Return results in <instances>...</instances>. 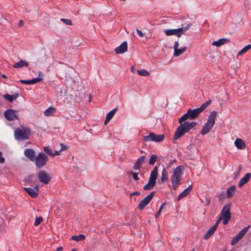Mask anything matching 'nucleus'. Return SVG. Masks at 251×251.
Here are the masks:
<instances>
[{
    "mask_svg": "<svg viewBox=\"0 0 251 251\" xmlns=\"http://www.w3.org/2000/svg\"><path fill=\"white\" fill-rule=\"evenodd\" d=\"M211 103V100H209L203 103L199 108L194 109H189L187 112L181 117L178 120V123L180 125L177 128L174 135V140H177L183 136L185 133L195 127L197 123L196 122L191 123L186 122L188 119H195L198 115L201 113Z\"/></svg>",
    "mask_w": 251,
    "mask_h": 251,
    "instance_id": "obj_1",
    "label": "nucleus"
},
{
    "mask_svg": "<svg viewBox=\"0 0 251 251\" xmlns=\"http://www.w3.org/2000/svg\"><path fill=\"white\" fill-rule=\"evenodd\" d=\"M217 115V112L215 111H213L210 113L206 123L202 126L201 130V133L202 135L206 134L212 128L215 124Z\"/></svg>",
    "mask_w": 251,
    "mask_h": 251,
    "instance_id": "obj_2",
    "label": "nucleus"
},
{
    "mask_svg": "<svg viewBox=\"0 0 251 251\" xmlns=\"http://www.w3.org/2000/svg\"><path fill=\"white\" fill-rule=\"evenodd\" d=\"M183 173V167L182 166H178L174 170L171 178L174 190L176 189L180 184Z\"/></svg>",
    "mask_w": 251,
    "mask_h": 251,
    "instance_id": "obj_3",
    "label": "nucleus"
},
{
    "mask_svg": "<svg viewBox=\"0 0 251 251\" xmlns=\"http://www.w3.org/2000/svg\"><path fill=\"white\" fill-rule=\"evenodd\" d=\"M30 129L27 127L21 126L17 128L14 131V136L17 140H25L30 134Z\"/></svg>",
    "mask_w": 251,
    "mask_h": 251,
    "instance_id": "obj_4",
    "label": "nucleus"
},
{
    "mask_svg": "<svg viewBox=\"0 0 251 251\" xmlns=\"http://www.w3.org/2000/svg\"><path fill=\"white\" fill-rule=\"evenodd\" d=\"M158 167L155 166L151 172L148 183L143 187L145 190H151L155 185L158 176Z\"/></svg>",
    "mask_w": 251,
    "mask_h": 251,
    "instance_id": "obj_5",
    "label": "nucleus"
},
{
    "mask_svg": "<svg viewBox=\"0 0 251 251\" xmlns=\"http://www.w3.org/2000/svg\"><path fill=\"white\" fill-rule=\"evenodd\" d=\"M48 160V156L44 152H40L35 158V164L37 167L42 168Z\"/></svg>",
    "mask_w": 251,
    "mask_h": 251,
    "instance_id": "obj_6",
    "label": "nucleus"
},
{
    "mask_svg": "<svg viewBox=\"0 0 251 251\" xmlns=\"http://www.w3.org/2000/svg\"><path fill=\"white\" fill-rule=\"evenodd\" d=\"M230 210V205L228 204L224 206L221 211L220 217L223 219L224 225H226L231 218Z\"/></svg>",
    "mask_w": 251,
    "mask_h": 251,
    "instance_id": "obj_7",
    "label": "nucleus"
},
{
    "mask_svg": "<svg viewBox=\"0 0 251 251\" xmlns=\"http://www.w3.org/2000/svg\"><path fill=\"white\" fill-rule=\"evenodd\" d=\"M38 177L39 181L45 184H48L51 179L50 174L45 171H40L38 174Z\"/></svg>",
    "mask_w": 251,
    "mask_h": 251,
    "instance_id": "obj_8",
    "label": "nucleus"
},
{
    "mask_svg": "<svg viewBox=\"0 0 251 251\" xmlns=\"http://www.w3.org/2000/svg\"><path fill=\"white\" fill-rule=\"evenodd\" d=\"M155 194V192L153 191L143 199L138 205V208L142 210L150 203Z\"/></svg>",
    "mask_w": 251,
    "mask_h": 251,
    "instance_id": "obj_9",
    "label": "nucleus"
},
{
    "mask_svg": "<svg viewBox=\"0 0 251 251\" xmlns=\"http://www.w3.org/2000/svg\"><path fill=\"white\" fill-rule=\"evenodd\" d=\"M250 227V226H248L243 228L231 240V244L235 245L247 232Z\"/></svg>",
    "mask_w": 251,
    "mask_h": 251,
    "instance_id": "obj_10",
    "label": "nucleus"
},
{
    "mask_svg": "<svg viewBox=\"0 0 251 251\" xmlns=\"http://www.w3.org/2000/svg\"><path fill=\"white\" fill-rule=\"evenodd\" d=\"M27 193L32 198H35L37 197L39 192V186L37 185L33 188H24Z\"/></svg>",
    "mask_w": 251,
    "mask_h": 251,
    "instance_id": "obj_11",
    "label": "nucleus"
},
{
    "mask_svg": "<svg viewBox=\"0 0 251 251\" xmlns=\"http://www.w3.org/2000/svg\"><path fill=\"white\" fill-rule=\"evenodd\" d=\"M178 46L179 44L178 41H176L174 46V55L175 56H179L186 50L187 48L186 47H183L178 49Z\"/></svg>",
    "mask_w": 251,
    "mask_h": 251,
    "instance_id": "obj_12",
    "label": "nucleus"
},
{
    "mask_svg": "<svg viewBox=\"0 0 251 251\" xmlns=\"http://www.w3.org/2000/svg\"><path fill=\"white\" fill-rule=\"evenodd\" d=\"M5 118L9 121H14L17 118L16 112L12 109H9L4 112Z\"/></svg>",
    "mask_w": 251,
    "mask_h": 251,
    "instance_id": "obj_13",
    "label": "nucleus"
},
{
    "mask_svg": "<svg viewBox=\"0 0 251 251\" xmlns=\"http://www.w3.org/2000/svg\"><path fill=\"white\" fill-rule=\"evenodd\" d=\"M127 50V43L126 41L123 42L120 46L115 49V51L117 54H122Z\"/></svg>",
    "mask_w": 251,
    "mask_h": 251,
    "instance_id": "obj_14",
    "label": "nucleus"
},
{
    "mask_svg": "<svg viewBox=\"0 0 251 251\" xmlns=\"http://www.w3.org/2000/svg\"><path fill=\"white\" fill-rule=\"evenodd\" d=\"M146 160V157L145 156L143 155L138 158L137 161L135 162L134 165H133V169L134 170H137L140 169L142 164H143Z\"/></svg>",
    "mask_w": 251,
    "mask_h": 251,
    "instance_id": "obj_15",
    "label": "nucleus"
},
{
    "mask_svg": "<svg viewBox=\"0 0 251 251\" xmlns=\"http://www.w3.org/2000/svg\"><path fill=\"white\" fill-rule=\"evenodd\" d=\"M24 154L30 161H34L35 158V152L33 150L31 149H25L24 151Z\"/></svg>",
    "mask_w": 251,
    "mask_h": 251,
    "instance_id": "obj_16",
    "label": "nucleus"
},
{
    "mask_svg": "<svg viewBox=\"0 0 251 251\" xmlns=\"http://www.w3.org/2000/svg\"><path fill=\"white\" fill-rule=\"evenodd\" d=\"M181 30V29H180V28L169 29L165 30L164 32L167 36L176 35L178 37H180L181 36V33L180 32V30Z\"/></svg>",
    "mask_w": 251,
    "mask_h": 251,
    "instance_id": "obj_17",
    "label": "nucleus"
},
{
    "mask_svg": "<svg viewBox=\"0 0 251 251\" xmlns=\"http://www.w3.org/2000/svg\"><path fill=\"white\" fill-rule=\"evenodd\" d=\"M229 42V40L227 38H221L219 39L218 41H213L212 43V45L217 47H219Z\"/></svg>",
    "mask_w": 251,
    "mask_h": 251,
    "instance_id": "obj_18",
    "label": "nucleus"
},
{
    "mask_svg": "<svg viewBox=\"0 0 251 251\" xmlns=\"http://www.w3.org/2000/svg\"><path fill=\"white\" fill-rule=\"evenodd\" d=\"M251 175L250 173H248L246 174L244 176H243L239 181V183H238L239 187H241L242 186H243L244 184L247 183L249 181V180L251 177Z\"/></svg>",
    "mask_w": 251,
    "mask_h": 251,
    "instance_id": "obj_19",
    "label": "nucleus"
},
{
    "mask_svg": "<svg viewBox=\"0 0 251 251\" xmlns=\"http://www.w3.org/2000/svg\"><path fill=\"white\" fill-rule=\"evenodd\" d=\"M234 145L238 149L243 150L246 148V144L241 139H236L234 142Z\"/></svg>",
    "mask_w": 251,
    "mask_h": 251,
    "instance_id": "obj_20",
    "label": "nucleus"
},
{
    "mask_svg": "<svg viewBox=\"0 0 251 251\" xmlns=\"http://www.w3.org/2000/svg\"><path fill=\"white\" fill-rule=\"evenodd\" d=\"M191 190L192 185H190L178 195L177 198V200L179 201L184 197L187 196L190 193Z\"/></svg>",
    "mask_w": 251,
    "mask_h": 251,
    "instance_id": "obj_21",
    "label": "nucleus"
},
{
    "mask_svg": "<svg viewBox=\"0 0 251 251\" xmlns=\"http://www.w3.org/2000/svg\"><path fill=\"white\" fill-rule=\"evenodd\" d=\"M236 190V187L234 185L230 186L227 189L226 191V197L227 198H232L235 194Z\"/></svg>",
    "mask_w": 251,
    "mask_h": 251,
    "instance_id": "obj_22",
    "label": "nucleus"
},
{
    "mask_svg": "<svg viewBox=\"0 0 251 251\" xmlns=\"http://www.w3.org/2000/svg\"><path fill=\"white\" fill-rule=\"evenodd\" d=\"M28 63L25 61L21 60L20 61L15 63L13 67L15 68H21L24 66L27 67L28 66Z\"/></svg>",
    "mask_w": 251,
    "mask_h": 251,
    "instance_id": "obj_23",
    "label": "nucleus"
},
{
    "mask_svg": "<svg viewBox=\"0 0 251 251\" xmlns=\"http://www.w3.org/2000/svg\"><path fill=\"white\" fill-rule=\"evenodd\" d=\"M152 138V141L155 142H160L163 141L165 138V135L164 134H156L153 133Z\"/></svg>",
    "mask_w": 251,
    "mask_h": 251,
    "instance_id": "obj_24",
    "label": "nucleus"
},
{
    "mask_svg": "<svg viewBox=\"0 0 251 251\" xmlns=\"http://www.w3.org/2000/svg\"><path fill=\"white\" fill-rule=\"evenodd\" d=\"M216 229L215 226H212L205 233L203 238L204 239H209L214 234Z\"/></svg>",
    "mask_w": 251,
    "mask_h": 251,
    "instance_id": "obj_25",
    "label": "nucleus"
},
{
    "mask_svg": "<svg viewBox=\"0 0 251 251\" xmlns=\"http://www.w3.org/2000/svg\"><path fill=\"white\" fill-rule=\"evenodd\" d=\"M168 180V173L167 171L164 168L161 172V176L160 180L162 182H164Z\"/></svg>",
    "mask_w": 251,
    "mask_h": 251,
    "instance_id": "obj_26",
    "label": "nucleus"
},
{
    "mask_svg": "<svg viewBox=\"0 0 251 251\" xmlns=\"http://www.w3.org/2000/svg\"><path fill=\"white\" fill-rule=\"evenodd\" d=\"M19 96V95L18 94H16L13 96H11L9 94H5L4 95V98L9 101V102H12L14 99H16Z\"/></svg>",
    "mask_w": 251,
    "mask_h": 251,
    "instance_id": "obj_27",
    "label": "nucleus"
},
{
    "mask_svg": "<svg viewBox=\"0 0 251 251\" xmlns=\"http://www.w3.org/2000/svg\"><path fill=\"white\" fill-rule=\"evenodd\" d=\"M85 238V236L84 234H80L77 236H73L71 237V239L75 241L76 242L80 241L83 240Z\"/></svg>",
    "mask_w": 251,
    "mask_h": 251,
    "instance_id": "obj_28",
    "label": "nucleus"
},
{
    "mask_svg": "<svg viewBox=\"0 0 251 251\" xmlns=\"http://www.w3.org/2000/svg\"><path fill=\"white\" fill-rule=\"evenodd\" d=\"M55 111V109L52 107H50L46 109L44 112V114L47 116H51Z\"/></svg>",
    "mask_w": 251,
    "mask_h": 251,
    "instance_id": "obj_29",
    "label": "nucleus"
},
{
    "mask_svg": "<svg viewBox=\"0 0 251 251\" xmlns=\"http://www.w3.org/2000/svg\"><path fill=\"white\" fill-rule=\"evenodd\" d=\"M118 108L117 107L115 108L107 114L106 117L109 120H111L115 114Z\"/></svg>",
    "mask_w": 251,
    "mask_h": 251,
    "instance_id": "obj_30",
    "label": "nucleus"
},
{
    "mask_svg": "<svg viewBox=\"0 0 251 251\" xmlns=\"http://www.w3.org/2000/svg\"><path fill=\"white\" fill-rule=\"evenodd\" d=\"M153 132H151L148 135L143 136V140L146 142H149L152 141V138Z\"/></svg>",
    "mask_w": 251,
    "mask_h": 251,
    "instance_id": "obj_31",
    "label": "nucleus"
},
{
    "mask_svg": "<svg viewBox=\"0 0 251 251\" xmlns=\"http://www.w3.org/2000/svg\"><path fill=\"white\" fill-rule=\"evenodd\" d=\"M251 49V44L248 45L244 47L238 53V55H240L245 53L247 51Z\"/></svg>",
    "mask_w": 251,
    "mask_h": 251,
    "instance_id": "obj_32",
    "label": "nucleus"
},
{
    "mask_svg": "<svg viewBox=\"0 0 251 251\" xmlns=\"http://www.w3.org/2000/svg\"><path fill=\"white\" fill-rule=\"evenodd\" d=\"M157 156L155 154H152L149 159V164L151 165H153L157 160Z\"/></svg>",
    "mask_w": 251,
    "mask_h": 251,
    "instance_id": "obj_33",
    "label": "nucleus"
},
{
    "mask_svg": "<svg viewBox=\"0 0 251 251\" xmlns=\"http://www.w3.org/2000/svg\"><path fill=\"white\" fill-rule=\"evenodd\" d=\"M138 74L141 76H148L150 75L149 73L146 70L143 69V70H137Z\"/></svg>",
    "mask_w": 251,
    "mask_h": 251,
    "instance_id": "obj_34",
    "label": "nucleus"
},
{
    "mask_svg": "<svg viewBox=\"0 0 251 251\" xmlns=\"http://www.w3.org/2000/svg\"><path fill=\"white\" fill-rule=\"evenodd\" d=\"M44 151L48 154L52 156L53 152L51 149L49 147H45L43 148Z\"/></svg>",
    "mask_w": 251,
    "mask_h": 251,
    "instance_id": "obj_35",
    "label": "nucleus"
},
{
    "mask_svg": "<svg viewBox=\"0 0 251 251\" xmlns=\"http://www.w3.org/2000/svg\"><path fill=\"white\" fill-rule=\"evenodd\" d=\"M42 78H40V77H36V78H33L30 80V83L31 84H35L36 83H38L41 81L42 80Z\"/></svg>",
    "mask_w": 251,
    "mask_h": 251,
    "instance_id": "obj_36",
    "label": "nucleus"
},
{
    "mask_svg": "<svg viewBox=\"0 0 251 251\" xmlns=\"http://www.w3.org/2000/svg\"><path fill=\"white\" fill-rule=\"evenodd\" d=\"M60 21H61L62 22H63L66 25H72V21L70 19H60Z\"/></svg>",
    "mask_w": 251,
    "mask_h": 251,
    "instance_id": "obj_37",
    "label": "nucleus"
},
{
    "mask_svg": "<svg viewBox=\"0 0 251 251\" xmlns=\"http://www.w3.org/2000/svg\"><path fill=\"white\" fill-rule=\"evenodd\" d=\"M43 221V218L41 217H37L35 219V222H34V225L35 226H38V225H39Z\"/></svg>",
    "mask_w": 251,
    "mask_h": 251,
    "instance_id": "obj_38",
    "label": "nucleus"
},
{
    "mask_svg": "<svg viewBox=\"0 0 251 251\" xmlns=\"http://www.w3.org/2000/svg\"><path fill=\"white\" fill-rule=\"evenodd\" d=\"M190 26V25H186V26H185L184 27L179 28L180 29H181V30H180V32L181 33V35L182 34H183L185 32L187 31L189 29Z\"/></svg>",
    "mask_w": 251,
    "mask_h": 251,
    "instance_id": "obj_39",
    "label": "nucleus"
},
{
    "mask_svg": "<svg viewBox=\"0 0 251 251\" xmlns=\"http://www.w3.org/2000/svg\"><path fill=\"white\" fill-rule=\"evenodd\" d=\"M132 178L134 180H138L139 178L138 177V173L137 172H131Z\"/></svg>",
    "mask_w": 251,
    "mask_h": 251,
    "instance_id": "obj_40",
    "label": "nucleus"
},
{
    "mask_svg": "<svg viewBox=\"0 0 251 251\" xmlns=\"http://www.w3.org/2000/svg\"><path fill=\"white\" fill-rule=\"evenodd\" d=\"M226 195L225 193L224 192H222L219 195L218 198L220 200H223L226 198Z\"/></svg>",
    "mask_w": 251,
    "mask_h": 251,
    "instance_id": "obj_41",
    "label": "nucleus"
},
{
    "mask_svg": "<svg viewBox=\"0 0 251 251\" xmlns=\"http://www.w3.org/2000/svg\"><path fill=\"white\" fill-rule=\"evenodd\" d=\"M223 220L222 218L220 216L219 218L218 219V220L216 221L215 224L213 226H215V227L217 229L218 227V226L220 223V222Z\"/></svg>",
    "mask_w": 251,
    "mask_h": 251,
    "instance_id": "obj_42",
    "label": "nucleus"
},
{
    "mask_svg": "<svg viewBox=\"0 0 251 251\" xmlns=\"http://www.w3.org/2000/svg\"><path fill=\"white\" fill-rule=\"evenodd\" d=\"M20 82L21 83H22V84H27V85L31 84L30 80H23V79H21V80H20Z\"/></svg>",
    "mask_w": 251,
    "mask_h": 251,
    "instance_id": "obj_43",
    "label": "nucleus"
},
{
    "mask_svg": "<svg viewBox=\"0 0 251 251\" xmlns=\"http://www.w3.org/2000/svg\"><path fill=\"white\" fill-rule=\"evenodd\" d=\"M60 146L61 147V149L60 150V151H66L67 150V147L66 145H64L62 143L60 144Z\"/></svg>",
    "mask_w": 251,
    "mask_h": 251,
    "instance_id": "obj_44",
    "label": "nucleus"
},
{
    "mask_svg": "<svg viewBox=\"0 0 251 251\" xmlns=\"http://www.w3.org/2000/svg\"><path fill=\"white\" fill-rule=\"evenodd\" d=\"M5 159L2 156V154L1 151H0V163H3L4 162Z\"/></svg>",
    "mask_w": 251,
    "mask_h": 251,
    "instance_id": "obj_45",
    "label": "nucleus"
},
{
    "mask_svg": "<svg viewBox=\"0 0 251 251\" xmlns=\"http://www.w3.org/2000/svg\"><path fill=\"white\" fill-rule=\"evenodd\" d=\"M136 31H137V33L138 34V35L141 37H143L144 36V34L141 31H140L139 29H138V28L136 29Z\"/></svg>",
    "mask_w": 251,
    "mask_h": 251,
    "instance_id": "obj_46",
    "label": "nucleus"
},
{
    "mask_svg": "<svg viewBox=\"0 0 251 251\" xmlns=\"http://www.w3.org/2000/svg\"><path fill=\"white\" fill-rule=\"evenodd\" d=\"M141 193L139 191H135V192H134L130 194V197L133 196V195H138V196H139L140 195Z\"/></svg>",
    "mask_w": 251,
    "mask_h": 251,
    "instance_id": "obj_47",
    "label": "nucleus"
},
{
    "mask_svg": "<svg viewBox=\"0 0 251 251\" xmlns=\"http://www.w3.org/2000/svg\"><path fill=\"white\" fill-rule=\"evenodd\" d=\"M24 25V21L22 20H21L18 24V25L19 26H22Z\"/></svg>",
    "mask_w": 251,
    "mask_h": 251,
    "instance_id": "obj_48",
    "label": "nucleus"
},
{
    "mask_svg": "<svg viewBox=\"0 0 251 251\" xmlns=\"http://www.w3.org/2000/svg\"><path fill=\"white\" fill-rule=\"evenodd\" d=\"M61 151H60V150L59 151H55V153H53V155L52 156H55V155H58L60 154V153L61 152Z\"/></svg>",
    "mask_w": 251,
    "mask_h": 251,
    "instance_id": "obj_49",
    "label": "nucleus"
},
{
    "mask_svg": "<svg viewBox=\"0 0 251 251\" xmlns=\"http://www.w3.org/2000/svg\"><path fill=\"white\" fill-rule=\"evenodd\" d=\"M160 213H161L160 210H159L157 212V213L155 215V218H157L159 217Z\"/></svg>",
    "mask_w": 251,
    "mask_h": 251,
    "instance_id": "obj_50",
    "label": "nucleus"
},
{
    "mask_svg": "<svg viewBox=\"0 0 251 251\" xmlns=\"http://www.w3.org/2000/svg\"><path fill=\"white\" fill-rule=\"evenodd\" d=\"M110 120H109L106 117L105 120L104 121V125H106L110 121Z\"/></svg>",
    "mask_w": 251,
    "mask_h": 251,
    "instance_id": "obj_51",
    "label": "nucleus"
},
{
    "mask_svg": "<svg viewBox=\"0 0 251 251\" xmlns=\"http://www.w3.org/2000/svg\"><path fill=\"white\" fill-rule=\"evenodd\" d=\"M210 203V200L207 198L205 199V204L206 205H209Z\"/></svg>",
    "mask_w": 251,
    "mask_h": 251,
    "instance_id": "obj_52",
    "label": "nucleus"
},
{
    "mask_svg": "<svg viewBox=\"0 0 251 251\" xmlns=\"http://www.w3.org/2000/svg\"><path fill=\"white\" fill-rule=\"evenodd\" d=\"M63 251V248L59 247L56 249V251Z\"/></svg>",
    "mask_w": 251,
    "mask_h": 251,
    "instance_id": "obj_53",
    "label": "nucleus"
},
{
    "mask_svg": "<svg viewBox=\"0 0 251 251\" xmlns=\"http://www.w3.org/2000/svg\"><path fill=\"white\" fill-rule=\"evenodd\" d=\"M165 203H163V204L161 205V206H160V208H159V210H160V212H161V211H162V209H163V207H164V206L165 205Z\"/></svg>",
    "mask_w": 251,
    "mask_h": 251,
    "instance_id": "obj_54",
    "label": "nucleus"
},
{
    "mask_svg": "<svg viewBox=\"0 0 251 251\" xmlns=\"http://www.w3.org/2000/svg\"><path fill=\"white\" fill-rule=\"evenodd\" d=\"M1 76H2V77L4 78H7L5 75H1Z\"/></svg>",
    "mask_w": 251,
    "mask_h": 251,
    "instance_id": "obj_55",
    "label": "nucleus"
},
{
    "mask_svg": "<svg viewBox=\"0 0 251 251\" xmlns=\"http://www.w3.org/2000/svg\"><path fill=\"white\" fill-rule=\"evenodd\" d=\"M71 251H76V250L75 249H74L72 250Z\"/></svg>",
    "mask_w": 251,
    "mask_h": 251,
    "instance_id": "obj_56",
    "label": "nucleus"
},
{
    "mask_svg": "<svg viewBox=\"0 0 251 251\" xmlns=\"http://www.w3.org/2000/svg\"><path fill=\"white\" fill-rule=\"evenodd\" d=\"M32 176H33V175L30 176H29V178H31V177H32Z\"/></svg>",
    "mask_w": 251,
    "mask_h": 251,
    "instance_id": "obj_57",
    "label": "nucleus"
},
{
    "mask_svg": "<svg viewBox=\"0 0 251 251\" xmlns=\"http://www.w3.org/2000/svg\"><path fill=\"white\" fill-rule=\"evenodd\" d=\"M134 71V69H133V68H131V71L133 72Z\"/></svg>",
    "mask_w": 251,
    "mask_h": 251,
    "instance_id": "obj_58",
    "label": "nucleus"
},
{
    "mask_svg": "<svg viewBox=\"0 0 251 251\" xmlns=\"http://www.w3.org/2000/svg\"><path fill=\"white\" fill-rule=\"evenodd\" d=\"M134 71V69H133V68H131V71L133 72Z\"/></svg>",
    "mask_w": 251,
    "mask_h": 251,
    "instance_id": "obj_59",
    "label": "nucleus"
},
{
    "mask_svg": "<svg viewBox=\"0 0 251 251\" xmlns=\"http://www.w3.org/2000/svg\"><path fill=\"white\" fill-rule=\"evenodd\" d=\"M194 251V250H193V251Z\"/></svg>",
    "mask_w": 251,
    "mask_h": 251,
    "instance_id": "obj_60",
    "label": "nucleus"
}]
</instances>
